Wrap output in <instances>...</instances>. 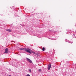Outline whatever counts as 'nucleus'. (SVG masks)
<instances>
[{
    "mask_svg": "<svg viewBox=\"0 0 76 76\" xmlns=\"http://www.w3.org/2000/svg\"><path fill=\"white\" fill-rule=\"evenodd\" d=\"M25 51L28 52V53H29L30 54H31V50L29 48H26L25 49Z\"/></svg>",
    "mask_w": 76,
    "mask_h": 76,
    "instance_id": "obj_1",
    "label": "nucleus"
},
{
    "mask_svg": "<svg viewBox=\"0 0 76 76\" xmlns=\"http://www.w3.org/2000/svg\"><path fill=\"white\" fill-rule=\"evenodd\" d=\"M26 59L29 62V63H32V61H31V59L27 58H26Z\"/></svg>",
    "mask_w": 76,
    "mask_h": 76,
    "instance_id": "obj_2",
    "label": "nucleus"
},
{
    "mask_svg": "<svg viewBox=\"0 0 76 76\" xmlns=\"http://www.w3.org/2000/svg\"><path fill=\"white\" fill-rule=\"evenodd\" d=\"M51 63H50L48 65V70H50V69H51Z\"/></svg>",
    "mask_w": 76,
    "mask_h": 76,
    "instance_id": "obj_3",
    "label": "nucleus"
},
{
    "mask_svg": "<svg viewBox=\"0 0 76 76\" xmlns=\"http://www.w3.org/2000/svg\"><path fill=\"white\" fill-rule=\"evenodd\" d=\"M8 51H9V49H8V48H6L5 49L4 53H8Z\"/></svg>",
    "mask_w": 76,
    "mask_h": 76,
    "instance_id": "obj_4",
    "label": "nucleus"
},
{
    "mask_svg": "<svg viewBox=\"0 0 76 76\" xmlns=\"http://www.w3.org/2000/svg\"><path fill=\"white\" fill-rule=\"evenodd\" d=\"M7 31H8V32H11L12 31V30L10 29H7L6 30Z\"/></svg>",
    "mask_w": 76,
    "mask_h": 76,
    "instance_id": "obj_5",
    "label": "nucleus"
},
{
    "mask_svg": "<svg viewBox=\"0 0 76 76\" xmlns=\"http://www.w3.org/2000/svg\"><path fill=\"white\" fill-rule=\"evenodd\" d=\"M20 50H24L25 51V48H20Z\"/></svg>",
    "mask_w": 76,
    "mask_h": 76,
    "instance_id": "obj_6",
    "label": "nucleus"
},
{
    "mask_svg": "<svg viewBox=\"0 0 76 76\" xmlns=\"http://www.w3.org/2000/svg\"><path fill=\"white\" fill-rule=\"evenodd\" d=\"M31 52L33 54H35V52L31 50Z\"/></svg>",
    "mask_w": 76,
    "mask_h": 76,
    "instance_id": "obj_7",
    "label": "nucleus"
},
{
    "mask_svg": "<svg viewBox=\"0 0 76 76\" xmlns=\"http://www.w3.org/2000/svg\"><path fill=\"white\" fill-rule=\"evenodd\" d=\"M42 51H44L45 50V48H43L42 49Z\"/></svg>",
    "mask_w": 76,
    "mask_h": 76,
    "instance_id": "obj_8",
    "label": "nucleus"
},
{
    "mask_svg": "<svg viewBox=\"0 0 76 76\" xmlns=\"http://www.w3.org/2000/svg\"><path fill=\"white\" fill-rule=\"evenodd\" d=\"M38 71H39V72H41V69H39Z\"/></svg>",
    "mask_w": 76,
    "mask_h": 76,
    "instance_id": "obj_9",
    "label": "nucleus"
},
{
    "mask_svg": "<svg viewBox=\"0 0 76 76\" xmlns=\"http://www.w3.org/2000/svg\"><path fill=\"white\" fill-rule=\"evenodd\" d=\"M29 72H31V69H29Z\"/></svg>",
    "mask_w": 76,
    "mask_h": 76,
    "instance_id": "obj_10",
    "label": "nucleus"
},
{
    "mask_svg": "<svg viewBox=\"0 0 76 76\" xmlns=\"http://www.w3.org/2000/svg\"><path fill=\"white\" fill-rule=\"evenodd\" d=\"M26 76H31L29 74H27L26 75Z\"/></svg>",
    "mask_w": 76,
    "mask_h": 76,
    "instance_id": "obj_11",
    "label": "nucleus"
},
{
    "mask_svg": "<svg viewBox=\"0 0 76 76\" xmlns=\"http://www.w3.org/2000/svg\"><path fill=\"white\" fill-rule=\"evenodd\" d=\"M37 54H38V55H39V53H37Z\"/></svg>",
    "mask_w": 76,
    "mask_h": 76,
    "instance_id": "obj_12",
    "label": "nucleus"
},
{
    "mask_svg": "<svg viewBox=\"0 0 76 76\" xmlns=\"http://www.w3.org/2000/svg\"><path fill=\"white\" fill-rule=\"evenodd\" d=\"M9 76H11V75H9Z\"/></svg>",
    "mask_w": 76,
    "mask_h": 76,
    "instance_id": "obj_13",
    "label": "nucleus"
}]
</instances>
